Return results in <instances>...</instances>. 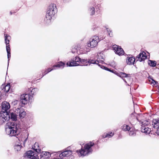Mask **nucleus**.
I'll return each mask as SVG.
<instances>
[{"label":"nucleus","mask_w":159,"mask_h":159,"mask_svg":"<svg viewBox=\"0 0 159 159\" xmlns=\"http://www.w3.org/2000/svg\"><path fill=\"white\" fill-rule=\"evenodd\" d=\"M20 129V125L15 122H8L5 127L6 134L11 136H16L19 134Z\"/></svg>","instance_id":"f257e3e1"},{"label":"nucleus","mask_w":159,"mask_h":159,"mask_svg":"<svg viewBox=\"0 0 159 159\" xmlns=\"http://www.w3.org/2000/svg\"><path fill=\"white\" fill-rule=\"evenodd\" d=\"M57 11L55 4L51 3L49 5L46 15V18L45 20L47 23H49L50 22L52 16L55 15Z\"/></svg>","instance_id":"f03ea898"},{"label":"nucleus","mask_w":159,"mask_h":159,"mask_svg":"<svg viewBox=\"0 0 159 159\" xmlns=\"http://www.w3.org/2000/svg\"><path fill=\"white\" fill-rule=\"evenodd\" d=\"M94 145V143L93 142L89 143L84 145L83 149L82 148L81 150L77 151V152L79 156L80 157L82 156H84L89 153L91 152L92 150L91 148Z\"/></svg>","instance_id":"7ed1b4c3"},{"label":"nucleus","mask_w":159,"mask_h":159,"mask_svg":"<svg viewBox=\"0 0 159 159\" xmlns=\"http://www.w3.org/2000/svg\"><path fill=\"white\" fill-rule=\"evenodd\" d=\"M103 55L101 53H99L97 54V61L98 63V65L100 66V67L103 69H104L106 70H108L111 72L112 71L107 67H106L103 66H102L101 65V63L102 64L104 60V58L103 57Z\"/></svg>","instance_id":"20e7f679"},{"label":"nucleus","mask_w":159,"mask_h":159,"mask_svg":"<svg viewBox=\"0 0 159 159\" xmlns=\"http://www.w3.org/2000/svg\"><path fill=\"white\" fill-rule=\"evenodd\" d=\"M36 151L38 153V156L40 157V159H47L49 158L51 156V154L49 152H41V150L39 149H35Z\"/></svg>","instance_id":"39448f33"},{"label":"nucleus","mask_w":159,"mask_h":159,"mask_svg":"<svg viewBox=\"0 0 159 159\" xmlns=\"http://www.w3.org/2000/svg\"><path fill=\"white\" fill-rule=\"evenodd\" d=\"M0 122L1 124L7 121L10 119V116L7 111H1L0 113Z\"/></svg>","instance_id":"423d86ee"},{"label":"nucleus","mask_w":159,"mask_h":159,"mask_svg":"<svg viewBox=\"0 0 159 159\" xmlns=\"http://www.w3.org/2000/svg\"><path fill=\"white\" fill-rule=\"evenodd\" d=\"M99 41V38L98 36H94L93 38L90 39L89 42L88 43V46L91 48L96 47Z\"/></svg>","instance_id":"0eeeda50"},{"label":"nucleus","mask_w":159,"mask_h":159,"mask_svg":"<svg viewBox=\"0 0 159 159\" xmlns=\"http://www.w3.org/2000/svg\"><path fill=\"white\" fill-rule=\"evenodd\" d=\"M38 155V154H37L34 152L29 151L25 153V158H28V159H36Z\"/></svg>","instance_id":"6e6552de"},{"label":"nucleus","mask_w":159,"mask_h":159,"mask_svg":"<svg viewBox=\"0 0 159 159\" xmlns=\"http://www.w3.org/2000/svg\"><path fill=\"white\" fill-rule=\"evenodd\" d=\"M72 153L71 151L70 150H66L65 151L59 154L60 157L64 158L66 157H68L70 156V158L72 159L74 158V156L72 155Z\"/></svg>","instance_id":"1a4fd4ad"},{"label":"nucleus","mask_w":159,"mask_h":159,"mask_svg":"<svg viewBox=\"0 0 159 159\" xmlns=\"http://www.w3.org/2000/svg\"><path fill=\"white\" fill-rule=\"evenodd\" d=\"M15 112L18 115L20 119L24 118L26 115L24 109L22 107L16 109Z\"/></svg>","instance_id":"9d476101"},{"label":"nucleus","mask_w":159,"mask_h":159,"mask_svg":"<svg viewBox=\"0 0 159 159\" xmlns=\"http://www.w3.org/2000/svg\"><path fill=\"white\" fill-rule=\"evenodd\" d=\"M65 65V64L64 63L62 62H60V63H59L58 64H57V65L54 66L52 67V69H51V68H48V69H47L44 72L45 75L47 73L50 72L52 70H55V67L63 68Z\"/></svg>","instance_id":"9b49d317"},{"label":"nucleus","mask_w":159,"mask_h":159,"mask_svg":"<svg viewBox=\"0 0 159 159\" xmlns=\"http://www.w3.org/2000/svg\"><path fill=\"white\" fill-rule=\"evenodd\" d=\"M113 48L115 52L119 56L122 55L124 54V52L123 49L120 48V47L116 45H114L113 46Z\"/></svg>","instance_id":"f8f14e48"},{"label":"nucleus","mask_w":159,"mask_h":159,"mask_svg":"<svg viewBox=\"0 0 159 159\" xmlns=\"http://www.w3.org/2000/svg\"><path fill=\"white\" fill-rule=\"evenodd\" d=\"M152 125L154 128L157 129L156 133L159 135V119H155L153 120Z\"/></svg>","instance_id":"ddd939ff"},{"label":"nucleus","mask_w":159,"mask_h":159,"mask_svg":"<svg viewBox=\"0 0 159 159\" xmlns=\"http://www.w3.org/2000/svg\"><path fill=\"white\" fill-rule=\"evenodd\" d=\"M21 101L22 103L25 104H26L30 99V96L28 94H23L20 97Z\"/></svg>","instance_id":"4468645a"},{"label":"nucleus","mask_w":159,"mask_h":159,"mask_svg":"<svg viewBox=\"0 0 159 159\" xmlns=\"http://www.w3.org/2000/svg\"><path fill=\"white\" fill-rule=\"evenodd\" d=\"M10 107V104L8 102H2L1 106L2 111H7Z\"/></svg>","instance_id":"2eb2a0df"},{"label":"nucleus","mask_w":159,"mask_h":159,"mask_svg":"<svg viewBox=\"0 0 159 159\" xmlns=\"http://www.w3.org/2000/svg\"><path fill=\"white\" fill-rule=\"evenodd\" d=\"M137 61L140 62L144 60L147 58L146 53L144 52L140 53L137 57Z\"/></svg>","instance_id":"dca6fc26"},{"label":"nucleus","mask_w":159,"mask_h":159,"mask_svg":"<svg viewBox=\"0 0 159 159\" xmlns=\"http://www.w3.org/2000/svg\"><path fill=\"white\" fill-rule=\"evenodd\" d=\"M79 47L80 52L81 54L86 53L90 50V47H89L88 46L87 47L86 46L83 49L82 47L81 48V46H80V45H79Z\"/></svg>","instance_id":"f3484780"},{"label":"nucleus","mask_w":159,"mask_h":159,"mask_svg":"<svg viewBox=\"0 0 159 159\" xmlns=\"http://www.w3.org/2000/svg\"><path fill=\"white\" fill-rule=\"evenodd\" d=\"M28 135L27 134H21L20 137L18 139L20 142H22L23 143L24 145H25L28 138Z\"/></svg>","instance_id":"a211bd4d"},{"label":"nucleus","mask_w":159,"mask_h":159,"mask_svg":"<svg viewBox=\"0 0 159 159\" xmlns=\"http://www.w3.org/2000/svg\"><path fill=\"white\" fill-rule=\"evenodd\" d=\"M135 59L133 57H128L126 59V62L128 65H131L134 64L135 61Z\"/></svg>","instance_id":"6ab92c4d"},{"label":"nucleus","mask_w":159,"mask_h":159,"mask_svg":"<svg viewBox=\"0 0 159 159\" xmlns=\"http://www.w3.org/2000/svg\"><path fill=\"white\" fill-rule=\"evenodd\" d=\"M116 74L118 76L121 78L123 80L125 83H127L125 79H124L123 78L125 77L128 78L129 77V74H126L125 73L121 72L119 73H116Z\"/></svg>","instance_id":"aec40b11"},{"label":"nucleus","mask_w":159,"mask_h":159,"mask_svg":"<svg viewBox=\"0 0 159 159\" xmlns=\"http://www.w3.org/2000/svg\"><path fill=\"white\" fill-rule=\"evenodd\" d=\"M10 84H7V85H2L1 86V89L5 93L8 92L10 89Z\"/></svg>","instance_id":"412c9836"},{"label":"nucleus","mask_w":159,"mask_h":159,"mask_svg":"<svg viewBox=\"0 0 159 159\" xmlns=\"http://www.w3.org/2000/svg\"><path fill=\"white\" fill-rule=\"evenodd\" d=\"M141 131L143 133L148 134L151 132V129L148 127L142 126L141 128Z\"/></svg>","instance_id":"4be33fe9"},{"label":"nucleus","mask_w":159,"mask_h":159,"mask_svg":"<svg viewBox=\"0 0 159 159\" xmlns=\"http://www.w3.org/2000/svg\"><path fill=\"white\" fill-rule=\"evenodd\" d=\"M79 65V63L76 62L75 61H73L68 62L66 63V65L67 66H75Z\"/></svg>","instance_id":"5701e85b"},{"label":"nucleus","mask_w":159,"mask_h":159,"mask_svg":"<svg viewBox=\"0 0 159 159\" xmlns=\"http://www.w3.org/2000/svg\"><path fill=\"white\" fill-rule=\"evenodd\" d=\"M14 147L15 150L16 151H19L20 150L22 146L21 145V143L17 142L16 143Z\"/></svg>","instance_id":"b1692460"},{"label":"nucleus","mask_w":159,"mask_h":159,"mask_svg":"<svg viewBox=\"0 0 159 159\" xmlns=\"http://www.w3.org/2000/svg\"><path fill=\"white\" fill-rule=\"evenodd\" d=\"M5 40V43L6 45H8L9 44L10 39H11V37L9 35L7 34H4Z\"/></svg>","instance_id":"393cba45"},{"label":"nucleus","mask_w":159,"mask_h":159,"mask_svg":"<svg viewBox=\"0 0 159 159\" xmlns=\"http://www.w3.org/2000/svg\"><path fill=\"white\" fill-rule=\"evenodd\" d=\"M14 113H11V119L14 121H16L17 120V118L18 115L16 113L15 111Z\"/></svg>","instance_id":"a878e982"},{"label":"nucleus","mask_w":159,"mask_h":159,"mask_svg":"<svg viewBox=\"0 0 159 159\" xmlns=\"http://www.w3.org/2000/svg\"><path fill=\"white\" fill-rule=\"evenodd\" d=\"M89 63V60H87L82 59L81 61L80 65L81 66H87Z\"/></svg>","instance_id":"bb28decb"},{"label":"nucleus","mask_w":159,"mask_h":159,"mask_svg":"<svg viewBox=\"0 0 159 159\" xmlns=\"http://www.w3.org/2000/svg\"><path fill=\"white\" fill-rule=\"evenodd\" d=\"M148 64L150 66L152 67H155L157 64V62L155 61L149 60Z\"/></svg>","instance_id":"cd10ccee"},{"label":"nucleus","mask_w":159,"mask_h":159,"mask_svg":"<svg viewBox=\"0 0 159 159\" xmlns=\"http://www.w3.org/2000/svg\"><path fill=\"white\" fill-rule=\"evenodd\" d=\"M148 80L149 82V83L152 86L155 85L157 83V81L154 80L152 78H149Z\"/></svg>","instance_id":"c85d7f7f"},{"label":"nucleus","mask_w":159,"mask_h":159,"mask_svg":"<svg viewBox=\"0 0 159 159\" xmlns=\"http://www.w3.org/2000/svg\"><path fill=\"white\" fill-rule=\"evenodd\" d=\"M131 128L128 125H124L122 127V129L125 131H129Z\"/></svg>","instance_id":"c756f323"},{"label":"nucleus","mask_w":159,"mask_h":159,"mask_svg":"<svg viewBox=\"0 0 159 159\" xmlns=\"http://www.w3.org/2000/svg\"><path fill=\"white\" fill-rule=\"evenodd\" d=\"M129 131V134L130 136H134L136 135L135 131L134 130L133 128H131Z\"/></svg>","instance_id":"7c9ffc66"},{"label":"nucleus","mask_w":159,"mask_h":159,"mask_svg":"<svg viewBox=\"0 0 159 159\" xmlns=\"http://www.w3.org/2000/svg\"><path fill=\"white\" fill-rule=\"evenodd\" d=\"M114 135V133L112 132H110V134H104L102 135V137L103 138H105L107 137L110 138L112 136Z\"/></svg>","instance_id":"2f4dec72"},{"label":"nucleus","mask_w":159,"mask_h":159,"mask_svg":"<svg viewBox=\"0 0 159 159\" xmlns=\"http://www.w3.org/2000/svg\"><path fill=\"white\" fill-rule=\"evenodd\" d=\"M80 48L79 45L75 47L74 48H73L72 50V52L73 53H75V52H77L78 50H79Z\"/></svg>","instance_id":"473e14b6"},{"label":"nucleus","mask_w":159,"mask_h":159,"mask_svg":"<svg viewBox=\"0 0 159 159\" xmlns=\"http://www.w3.org/2000/svg\"><path fill=\"white\" fill-rule=\"evenodd\" d=\"M149 123V122L148 121H147L146 120H143V121L141 122V126H142L145 127L146 125H147Z\"/></svg>","instance_id":"72a5a7b5"},{"label":"nucleus","mask_w":159,"mask_h":159,"mask_svg":"<svg viewBox=\"0 0 159 159\" xmlns=\"http://www.w3.org/2000/svg\"><path fill=\"white\" fill-rule=\"evenodd\" d=\"M89 63L90 64H96L98 65V63L97 61H95L93 60L89 59Z\"/></svg>","instance_id":"f704fd0d"},{"label":"nucleus","mask_w":159,"mask_h":159,"mask_svg":"<svg viewBox=\"0 0 159 159\" xmlns=\"http://www.w3.org/2000/svg\"><path fill=\"white\" fill-rule=\"evenodd\" d=\"M82 59L78 57H75V61L77 63H79V65H80L81 61Z\"/></svg>","instance_id":"c9c22d12"},{"label":"nucleus","mask_w":159,"mask_h":159,"mask_svg":"<svg viewBox=\"0 0 159 159\" xmlns=\"http://www.w3.org/2000/svg\"><path fill=\"white\" fill-rule=\"evenodd\" d=\"M90 11H91V15H93L94 13V8L93 7H92L90 9Z\"/></svg>","instance_id":"e433bc0d"},{"label":"nucleus","mask_w":159,"mask_h":159,"mask_svg":"<svg viewBox=\"0 0 159 159\" xmlns=\"http://www.w3.org/2000/svg\"><path fill=\"white\" fill-rule=\"evenodd\" d=\"M38 91V89L37 88H34L33 89L31 92L32 94H34V93L36 92H37Z\"/></svg>","instance_id":"4c0bfd02"},{"label":"nucleus","mask_w":159,"mask_h":159,"mask_svg":"<svg viewBox=\"0 0 159 159\" xmlns=\"http://www.w3.org/2000/svg\"><path fill=\"white\" fill-rule=\"evenodd\" d=\"M6 48L7 52H10V48L9 44L8 45H6Z\"/></svg>","instance_id":"58836bf2"},{"label":"nucleus","mask_w":159,"mask_h":159,"mask_svg":"<svg viewBox=\"0 0 159 159\" xmlns=\"http://www.w3.org/2000/svg\"><path fill=\"white\" fill-rule=\"evenodd\" d=\"M7 58L8 59V63H9V61L10 59V58L11 57V53L10 52H7Z\"/></svg>","instance_id":"ea45409f"},{"label":"nucleus","mask_w":159,"mask_h":159,"mask_svg":"<svg viewBox=\"0 0 159 159\" xmlns=\"http://www.w3.org/2000/svg\"><path fill=\"white\" fill-rule=\"evenodd\" d=\"M107 31L108 32V33L109 34V35L110 37L112 36V33L111 31V30H107Z\"/></svg>","instance_id":"a19ab883"},{"label":"nucleus","mask_w":159,"mask_h":159,"mask_svg":"<svg viewBox=\"0 0 159 159\" xmlns=\"http://www.w3.org/2000/svg\"><path fill=\"white\" fill-rule=\"evenodd\" d=\"M2 96V94L1 93V92H0V100L1 99V96Z\"/></svg>","instance_id":"79ce46f5"},{"label":"nucleus","mask_w":159,"mask_h":159,"mask_svg":"<svg viewBox=\"0 0 159 159\" xmlns=\"http://www.w3.org/2000/svg\"><path fill=\"white\" fill-rule=\"evenodd\" d=\"M10 13H11V14H12V12H10Z\"/></svg>","instance_id":"37998d69"},{"label":"nucleus","mask_w":159,"mask_h":159,"mask_svg":"<svg viewBox=\"0 0 159 159\" xmlns=\"http://www.w3.org/2000/svg\"><path fill=\"white\" fill-rule=\"evenodd\" d=\"M35 145H36V146H37V144H35Z\"/></svg>","instance_id":"c03bdc74"}]
</instances>
